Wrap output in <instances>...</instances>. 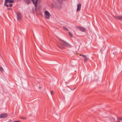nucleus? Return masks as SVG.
<instances>
[{
  "instance_id": "1",
  "label": "nucleus",
  "mask_w": 122,
  "mask_h": 122,
  "mask_svg": "<svg viewBox=\"0 0 122 122\" xmlns=\"http://www.w3.org/2000/svg\"><path fill=\"white\" fill-rule=\"evenodd\" d=\"M58 40L61 41V44L58 43L56 44V45L60 49H65V47L63 45L67 47H71V46L67 42L64 41L60 38H59Z\"/></svg>"
},
{
  "instance_id": "2",
  "label": "nucleus",
  "mask_w": 122,
  "mask_h": 122,
  "mask_svg": "<svg viewBox=\"0 0 122 122\" xmlns=\"http://www.w3.org/2000/svg\"><path fill=\"white\" fill-rule=\"evenodd\" d=\"M14 1L13 0H5L4 3V5L6 7H9V5L7 4V2L10 3H13Z\"/></svg>"
},
{
  "instance_id": "3",
  "label": "nucleus",
  "mask_w": 122,
  "mask_h": 122,
  "mask_svg": "<svg viewBox=\"0 0 122 122\" xmlns=\"http://www.w3.org/2000/svg\"><path fill=\"white\" fill-rule=\"evenodd\" d=\"M45 17L47 19L49 18L50 16V13L47 11H45L44 12Z\"/></svg>"
},
{
  "instance_id": "4",
  "label": "nucleus",
  "mask_w": 122,
  "mask_h": 122,
  "mask_svg": "<svg viewBox=\"0 0 122 122\" xmlns=\"http://www.w3.org/2000/svg\"><path fill=\"white\" fill-rule=\"evenodd\" d=\"M16 15L17 16V19L19 21L21 20L22 15L20 12H17L16 13Z\"/></svg>"
},
{
  "instance_id": "5",
  "label": "nucleus",
  "mask_w": 122,
  "mask_h": 122,
  "mask_svg": "<svg viewBox=\"0 0 122 122\" xmlns=\"http://www.w3.org/2000/svg\"><path fill=\"white\" fill-rule=\"evenodd\" d=\"M7 116V115L5 113H3L1 114L0 115V118H5Z\"/></svg>"
},
{
  "instance_id": "6",
  "label": "nucleus",
  "mask_w": 122,
  "mask_h": 122,
  "mask_svg": "<svg viewBox=\"0 0 122 122\" xmlns=\"http://www.w3.org/2000/svg\"><path fill=\"white\" fill-rule=\"evenodd\" d=\"M53 7L56 9H59L60 8L59 5L57 3L53 5Z\"/></svg>"
},
{
  "instance_id": "7",
  "label": "nucleus",
  "mask_w": 122,
  "mask_h": 122,
  "mask_svg": "<svg viewBox=\"0 0 122 122\" xmlns=\"http://www.w3.org/2000/svg\"><path fill=\"white\" fill-rule=\"evenodd\" d=\"M113 17L116 19L118 20H122V16L121 15H118L116 16H113Z\"/></svg>"
},
{
  "instance_id": "8",
  "label": "nucleus",
  "mask_w": 122,
  "mask_h": 122,
  "mask_svg": "<svg viewBox=\"0 0 122 122\" xmlns=\"http://www.w3.org/2000/svg\"><path fill=\"white\" fill-rule=\"evenodd\" d=\"M33 2V4H34L35 6V7H36L37 6V2H38V0H36L35 2L34 1V0H31Z\"/></svg>"
},
{
  "instance_id": "9",
  "label": "nucleus",
  "mask_w": 122,
  "mask_h": 122,
  "mask_svg": "<svg viewBox=\"0 0 122 122\" xmlns=\"http://www.w3.org/2000/svg\"><path fill=\"white\" fill-rule=\"evenodd\" d=\"M80 30L81 31L84 32H86V29L83 27H79Z\"/></svg>"
},
{
  "instance_id": "10",
  "label": "nucleus",
  "mask_w": 122,
  "mask_h": 122,
  "mask_svg": "<svg viewBox=\"0 0 122 122\" xmlns=\"http://www.w3.org/2000/svg\"><path fill=\"white\" fill-rule=\"evenodd\" d=\"M77 11H79L81 8V4H78L77 5Z\"/></svg>"
},
{
  "instance_id": "11",
  "label": "nucleus",
  "mask_w": 122,
  "mask_h": 122,
  "mask_svg": "<svg viewBox=\"0 0 122 122\" xmlns=\"http://www.w3.org/2000/svg\"><path fill=\"white\" fill-rule=\"evenodd\" d=\"M121 121L122 122V118L117 117V121L116 122H121Z\"/></svg>"
},
{
  "instance_id": "12",
  "label": "nucleus",
  "mask_w": 122,
  "mask_h": 122,
  "mask_svg": "<svg viewBox=\"0 0 122 122\" xmlns=\"http://www.w3.org/2000/svg\"><path fill=\"white\" fill-rule=\"evenodd\" d=\"M83 58H84V61L85 62L87 61V60H88V59L86 56H84Z\"/></svg>"
},
{
  "instance_id": "13",
  "label": "nucleus",
  "mask_w": 122,
  "mask_h": 122,
  "mask_svg": "<svg viewBox=\"0 0 122 122\" xmlns=\"http://www.w3.org/2000/svg\"><path fill=\"white\" fill-rule=\"evenodd\" d=\"M25 1L28 5L31 3V0H25Z\"/></svg>"
},
{
  "instance_id": "14",
  "label": "nucleus",
  "mask_w": 122,
  "mask_h": 122,
  "mask_svg": "<svg viewBox=\"0 0 122 122\" xmlns=\"http://www.w3.org/2000/svg\"><path fill=\"white\" fill-rule=\"evenodd\" d=\"M68 33L69 35L71 37H73V35L72 34L70 31H68Z\"/></svg>"
},
{
  "instance_id": "15",
  "label": "nucleus",
  "mask_w": 122,
  "mask_h": 122,
  "mask_svg": "<svg viewBox=\"0 0 122 122\" xmlns=\"http://www.w3.org/2000/svg\"><path fill=\"white\" fill-rule=\"evenodd\" d=\"M63 28L65 30H67V31H69V30H68V29L67 28H66L65 26H63Z\"/></svg>"
},
{
  "instance_id": "16",
  "label": "nucleus",
  "mask_w": 122,
  "mask_h": 122,
  "mask_svg": "<svg viewBox=\"0 0 122 122\" xmlns=\"http://www.w3.org/2000/svg\"><path fill=\"white\" fill-rule=\"evenodd\" d=\"M0 71L1 72H2L4 71L3 69L1 67H0Z\"/></svg>"
},
{
  "instance_id": "17",
  "label": "nucleus",
  "mask_w": 122,
  "mask_h": 122,
  "mask_svg": "<svg viewBox=\"0 0 122 122\" xmlns=\"http://www.w3.org/2000/svg\"><path fill=\"white\" fill-rule=\"evenodd\" d=\"M13 6L12 4H10L9 5V6L10 7H12Z\"/></svg>"
},
{
  "instance_id": "18",
  "label": "nucleus",
  "mask_w": 122,
  "mask_h": 122,
  "mask_svg": "<svg viewBox=\"0 0 122 122\" xmlns=\"http://www.w3.org/2000/svg\"><path fill=\"white\" fill-rule=\"evenodd\" d=\"M51 94L52 96L54 94V92L53 91H52L51 92Z\"/></svg>"
},
{
  "instance_id": "19",
  "label": "nucleus",
  "mask_w": 122,
  "mask_h": 122,
  "mask_svg": "<svg viewBox=\"0 0 122 122\" xmlns=\"http://www.w3.org/2000/svg\"><path fill=\"white\" fill-rule=\"evenodd\" d=\"M79 55L80 56H82V57H84V56H85V55H82V54H79Z\"/></svg>"
},
{
  "instance_id": "20",
  "label": "nucleus",
  "mask_w": 122,
  "mask_h": 122,
  "mask_svg": "<svg viewBox=\"0 0 122 122\" xmlns=\"http://www.w3.org/2000/svg\"><path fill=\"white\" fill-rule=\"evenodd\" d=\"M20 118L22 119H26L25 117H21Z\"/></svg>"
},
{
  "instance_id": "21",
  "label": "nucleus",
  "mask_w": 122,
  "mask_h": 122,
  "mask_svg": "<svg viewBox=\"0 0 122 122\" xmlns=\"http://www.w3.org/2000/svg\"><path fill=\"white\" fill-rule=\"evenodd\" d=\"M13 122H20L19 121H15Z\"/></svg>"
},
{
  "instance_id": "22",
  "label": "nucleus",
  "mask_w": 122,
  "mask_h": 122,
  "mask_svg": "<svg viewBox=\"0 0 122 122\" xmlns=\"http://www.w3.org/2000/svg\"><path fill=\"white\" fill-rule=\"evenodd\" d=\"M7 10H11V9L10 8H9L7 9Z\"/></svg>"
},
{
  "instance_id": "23",
  "label": "nucleus",
  "mask_w": 122,
  "mask_h": 122,
  "mask_svg": "<svg viewBox=\"0 0 122 122\" xmlns=\"http://www.w3.org/2000/svg\"><path fill=\"white\" fill-rule=\"evenodd\" d=\"M75 88H74V89H75Z\"/></svg>"
}]
</instances>
